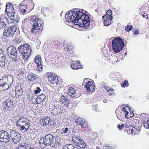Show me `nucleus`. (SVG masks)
Returning a JSON list of instances; mask_svg holds the SVG:
<instances>
[{
	"instance_id": "1",
	"label": "nucleus",
	"mask_w": 149,
	"mask_h": 149,
	"mask_svg": "<svg viewBox=\"0 0 149 149\" xmlns=\"http://www.w3.org/2000/svg\"><path fill=\"white\" fill-rule=\"evenodd\" d=\"M30 19L31 24L33 27L31 30V33H36L39 32L40 28H39L38 27L42 26L43 22V21L39 18H36L35 16H33Z\"/></svg>"
},
{
	"instance_id": "2",
	"label": "nucleus",
	"mask_w": 149,
	"mask_h": 149,
	"mask_svg": "<svg viewBox=\"0 0 149 149\" xmlns=\"http://www.w3.org/2000/svg\"><path fill=\"white\" fill-rule=\"evenodd\" d=\"M18 48L24 60H27L30 56L31 52H32L29 45H28L27 43L19 46Z\"/></svg>"
},
{
	"instance_id": "3",
	"label": "nucleus",
	"mask_w": 149,
	"mask_h": 149,
	"mask_svg": "<svg viewBox=\"0 0 149 149\" xmlns=\"http://www.w3.org/2000/svg\"><path fill=\"white\" fill-rule=\"evenodd\" d=\"M112 48L113 51L116 53L120 52L125 45L124 42L120 37H117L112 41Z\"/></svg>"
},
{
	"instance_id": "4",
	"label": "nucleus",
	"mask_w": 149,
	"mask_h": 149,
	"mask_svg": "<svg viewBox=\"0 0 149 149\" xmlns=\"http://www.w3.org/2000/svg\"><path fill=\"white\" fill-rule=\"evenodd\" d=\"M78 9H75L73 11L67 12L65 15V18L68 22L78 23Z\"/></svg>"
},
{
	"instance_id": "5",
	"label": "nucleus",
	"mask_w": 149,
	"mask_h": 149,
	"mask_svg": "<svg viewBox=\"0 0 149 149\" xmlns=\"http://www.w3.org/2000/svg\"><path fill=\"white\" fill-rule=\"evenodd\" d=\"M78 10V15H79L78 18V21L81 19L83 23V26L85 28H87L88 27L90 23V19L88 15L84 14L82 12L80 11V10Z\"/></svg>"
},
{
	"instance_id": "6",
	"label": "nucleus",
	"mask_w": 149,
	"mask_h": 149,
	"mask_svg": "<svg viewBox=\"0 0 149 149\" xmlns=\"http://www.w3.org/2000/svg\"><path fill=\"white\" fill-rule=\"evenodd\" d=\"M17 29V26L15 25H12L9 27H6L3 35L6 37H11L15 34Z\"/></svg>"
},
{
	"instance_id": "7",
	"label": "nucleus",
	"mask_w": 149,
	"mask_h": 149,
	"mask_svg": "<svg viewBox=\"0 0 149 149\" xmlns=\"http://www.w3.org/2000/svg\"><path fill=\"white\" fill-rule=\"evenodd\" d=\"M6 111H10L14 109V106L10 99H8L3 102V105Z\"/></svg>"
},
{
	"instance_id": "8",
	"label": "nucleus",
	"mask_w": 149,
	"mask_h": 149,
	"mask_svg": "<svg viewBox=\"0 0 149 149\" xmlns=\"http://www.w3.org/2000/svg\"><path fill=\"white\" fill-rule=\"evenodd\" d=\"M10 136L15 144L19 142L21 138L20 134L15 130H12L11 131Z\"/></svg>"
},
{
	"instance_id": "9",
	"label": "nucleus",
	"mask_w": 149,
	"mask_h": 149,
	"mask_svg": "<svg viewBox=\"0 0 149 149\" xmlns=\"http://www.w3.org/2000/svg\"><path fill=\"white\" fill-rule=\"evenodd\" d=\"M10 140L8 133L4 130L0 131V141L3 142H9Z\"/></svg>"
},
{
	"instance_id": "10",
	"label": "nucleus",
	"mask_w": 149,
	"mask_h": 149,
	"mask_svg": "<svg viewBox=\"0 0 149 149\" xmlns=\"http://www.w3.org/2000/svg\"><path fill=\"white\" fill-rule=\"evenodd\" d=\"M7 53L10 58L13 57H17V51L16 48L13 46H10L8 48L7 51Z\"/></svg>"
},
{
	"instance_id": "11",
	"label": "nucleus",
	"mask_w": 149,
	"mask_h": 149,
	"mask_svg": "<svg viewBox=\"0 0 149 149\" xmlns=\"http://www.w3.org/2000/svg\"><path fill=\"white\" fill-rule=\"evenodd\" d=\"M50 145L52 148H56L61 144L60 138L58 136L54 137Z\"/></svg>"
},
{
	"instance_id": "12",
	"label": "nucleus",
	"mask_w": 149,
	"mask_h": 149,
	"mask_svg": "<svg viewBox=\"0 0 149 149\" xmlns=\"http://www.w3.org/2000/svg\"><path fill=\"white\" fill-rule=\"evenodd\" d=\"M51 138L49 137L48 134L46 135L44 137L41 138L40 140V143H43L46 146H50L51 143H50L49 141V139Z\"/></svg>"
},
{
	"instance_id": "13",
	"label": "nucleus",
	"mask_w": 149,
	"mask_h": 149,
	"mask_svg": "<svg viewBox=\"0 0 149 149\" xmlns=\"http://www.w3.org/2000/svg\"><path fill=\"white\" fill-rule=\"evenodd\" d=\"M40 123L41 125L44 126L48 124L52 125V121L50 120V118L48 117H42L40 120Z\"/></svg>"
},
{
	"instance_id": "14",
	"label": "nucleus",
	"mask_w": 149,
	"mask_h": 149,
	"mask_svg": "<svg viewBox=\"0 0 149 149\" xmlns=\"http://www.w3.org/2000/svg\"><path fill=\"white\" fill-rule=\"evenodd\" d=\"M88 92H93L95 90V86L93 84L91 81H89L87 82L85 85Z\"/></svg>"
},
{
	"instance_id": "15",
	"label": "nucleus",
	"mask_w": 149,
	"mask_h": 149,
	"mask_svg": "<svg viewBox=\"0 0 149 149\" xmlns=\"http://www.w3.org/2000/svg\"><path fill=\"white\" fill-rule=\"evenodd\" d=\"M63 111V108L61 106L56 105L52 110V113L54 115H57L58 114H61Z\"/></svg>"
},
{
	"instance_id": "16",
	"label": "nucleus",
	"mask_w": 149,
	"mask_h": 149,
	"mask_svg": "<svg viewBox=\"0 0 149 149\" xmlns=\"http://www.w3.org/2000/svg\"><path fill=\"white\" fill-rule=\"evenodd\" d=\"M68 129L66 127L65 129H61L60 130H57L56 131L57 132L64 134L63 136H65L67 137V138L69 137V135L68 134Z\"/></svg>"
},
{
	"instance_id": "17",
	"label": "nucleus",
	"mask_w": 149,
	"mask_h": 149,
	"mask_svg": "<svg viewBox=\"0 0 149 149\" xmlns=\"http://www.w3.org/2000/svg\"><path fill=\"white\" fill-rule=\"evenodd\" d=\"M45 96L43 94H42L38 96L36 98V102L35 104H40L41 102H43L45 99Z\"/></svg>"
},
{
	"instance_id": "18",
	"label": "nucleus",
	"mask_w": 149,
	"mask_h": 149,
	"mask_svg": "<svg viewBox=\"0 0 149 149\" xmlns=\"http://www.w3.org/2000/svg\"><path fill=\"white\" fill-rule=\"evenodd\" d=\"M60 102H62V103L64 104V105L67 107H68L70 102V101L64 95H62L61 97Z\"/></svg>"
},
{
	"instance_id": "19",
	"label": "nucleus",
	"mask_w": 149,
	"mask_h": 149,
	"mask_svg": "<svg viewBox=\"0 0 149 149\" xmlns=\"http://www.w3.org/2000/svg\"><path fill=\"white\" fill-rule=\"evenodd\" d=\"M9 20L7 18L4 17H1L0 19V22L3 26L5 27L9 24Z\"/></svg>"
},
{
	"instance_id": "20",
	"label": "nucleus",
	"mask_w": 149,
	"mask_h": 149,
	"mask_svg": "<svg viewBox=\"0 0 149 149\" xmlns=\"http://www.w3.org/2000/svg\"><path fill=\"white\" fill-rule=\"evenodd\" d=\"M81 139L80 137L78 135H74L72 138V141L76 145L78 144L79 142Z\"/></svg>"
},
{
	"instance_id": "21",
	"label": "nucleus",
	"mask_w": 149,
	"mask_h": 149,
	"mask_svg": "<svg viewBox=\"0 0 149 149\" xmlns=\"http://www.w3.org/2000/svg\"><path fill=\"white\" fill-rule=\"evenodd\" d=\"M0 88L1 89L2 88L3 90H5L8 89L9 88V86L6 82H3V80L0 79Z\"/></svg>"
},
{
	"instance_id": "22",
	"label": "nucleus",
	"mask_w": 149,
	"mask_h": 149,
	"mask_svg": "<svg viewBox=\"0 0 149 149\" xmlns=\"http://www.w3.org/2000/svg\"><path fill=\"white\" fill-rule=\"evenodd\" d=\"M1 55V57H0V66L1 67L4 66L6 63V56L5 54H3Z\"/></svg>"
},
{
	"instance_id": "23",
	"label": "nucleus",
	"mask_w": 149,
	"mask_h": 149,
	"mask_svg": "<svg viewBox=\"0 0 149 149\" xmlns=\"http://www.w3.org/2000/svg\"><path fill=\"white\" fill-rule=\"evenodd\" d=\"M53 75H50L48 76V79L49 81L52 83L54 84L55 83H56L58 77L56 76L55 77L53 76Z\"/></svg>"
},
{
	"instance_id": "24",
	"label": "nucleus",
	"mask_w": 149,
	"mask_h": 149,
	"mask_svg": "<svg viewBox=\"0 0 149 149\" xmlns=\"http://www.w3.org/2000/svg\"><path fill=\"white\" fill-rule=\"evenodd\" d=\"M76 123L82 127L84 126V127L85 126H86V124L85 123V120H83L82 118H78L76 119Z\"/></svg>"
},
{
	"instance_id": "25",
	"label": "nucleus",
	"mask_w": 149,
	"mask_h": 149,
	"mask_svg": "<svg viewBox=\"0 0 149 149\" xmlns=\"http://www.w3.org/2000/svg\"><path fill=\"white\" fill-rule=\"evenodd\" d=\"M105 19H104V26H108L111 24V20L113 19V17L109 18L105 17Z\"/></svg>"
},
{
	"instance_id": "26",
	"label": "nucleus",
	"mask_w": 149,
	"mask_h": 149,
	"mask_svg": "<svg viewBox=\"0 0 149 149\" xmlns=\"http://www.w3.org/2000/svg\"><path fill=\"white\" fill-rule=\"evenodd\" d=\"M38 78L37 76L33 73H31L28 76V79L30 81L36 79Z\"/></svg>"
},
{
	"instance_id": "27",
	"label": "nucleus",
	"mask_w": 149,
	"mask_h": 149,
	"mask_svg": "<svg viewBox=\"0 0 149 149\" xmlns=\"http://www.w3.org/2000/svg\"><path fill=\"white\" fill-rule=\"evenodd\" d=\"M70 91L68 92V95L70 96L71 97H74L76 96L75 95V91L74 88L72 87H70L69 88Z\"/></svg>"
},
{
	"instance_id": "28",
	"label": "nucleus",
	"mask_w": 149,
	"mask_h": 149,
	"mask_svg": "<svg viewBox=\"0 0 149 149\" xmlns=\"http://www.w3.org/2000/svg\"><path fill=\"white\" fill-rule=\"evenodd\" d=\"M18 147V149H33V147H31V146L27 144L21 145Z\"/></svg>"
},
{
	"instance_id": "29",
	"label": "nucleus",
	"mask_w": 149,
	"mask_h": 149,
	"mask_svg": "<svg viewBox=\"0 0 149 149\" xmlns=\"http://www.w3.org/2000/svg\"><path fill=\"white\" fill-rule=\"evenodd\" d=\"M79 62L78 61H75V62L71 65V67L72 69L74 70H77L79 68H80V66H79V65H78Z\"/></svg>"
},
{
	"instance_id": "30",
	"label": "nucleus",
	"mask_w": 149,
	"mask_h": 149,
	"mask_svg": "<svg viewBox=\"0 0 149 149\" xmlns=\"http://www.w3.org/2000/svg\"><path fill=\"white\" fill-rule=\"evenodd\" d=\"M77 145L79 147H80L82 149H85L86 148V145L85 144L84 142V141L82 140H81V141H80L78 144H77Z\"/></svg>"
},
{
	"instance_id": "31",
	"label": "nucleus",
	"mask_w": 149,
	"mask_h": 149,
	"mask_svg": "<svg viewBox=\"0 0 149 149\" xmlns=\"http://www.w3.org/2000/svg\"><path fill=\"white\" fill-rule=\"evenodd\" d=\"M41 57L39 56H36L34 60V61L36 63L37 65H39V64L41 63Z\"/></svg>"
},
{
	"instance_id": "32",
	"label": "nucleus",
	"mask_w": 149,
	"mask_h": 149,
	"mask_svg": "<svg viewBox=\"0 0 149 149\" xmlns=\"http://www.w3.org/2000/svg\"><path fill=\"white\" fill-rule=\"evenodd\" d=\"M10 19L13 20L14 22H16L17 23L18 22L19 20V17L17 15H16L14 16H11L10 17Z\"/></svg>"
},
{
	"instance_id": "33",
	"label": "nucleus",
	"mask_w": 149,
	"mask_h": 149,
	"mask_svg": "<svg viewBox=\"0 0 149 149\" xmlns=\"http://www.w3.org/2000/svg\"><path fill=\"white\" fill-rule=\"evenodd\" d=\"M75 147L72 144H68L63 147V149H74Z\"/></svg>"
},
{
	"instance_id": "34",
	"label": "nucleus",
	"mask_w": 149,
	"mask_h": 149,
	"mask_svg": "<svg viewBox=\"0 0 149 149\" xmlns=\"http://www.w3.org/2000/svg\"><path fill=\"white\" fill-rule=\"evenodd\" d=\"M27 95L30 101L32 100L35 96V95L32 93H28Z\"/></svg>"
},
{
	"instance_id": "35",
	"label": "nucleus",
	"mask_w": 149,
	"mask_h": 149,
	"mask_svg": "<svg viewBox=\"0 0 149 149\" xmlns=\"http://www.w3.org/2000/svg\"><path fill=\"white\" fill-rule=\"evenodd\" d=\"M106 17H108L109 18L113 17L112 16V13L111 10H108L106 12Z\"/></svg>"
},
{
	"instance_id": "36",
	"label": "nucleus",
	"mask_w": 149,
	"mask_h": 149,
	"mask_svg": "<svg viewBox=\"0 0 149 149\" xmlns=\"http://www.w3.org/2000/svg\"><path fill=\"white\" fill-rule=\"evenodd\" d=\"M24 120H27L24 118H20L17 121V125H19L20 124H22V121H24Z\"/></svg>"
},
{
	"instance_id": "37",
	"label": "nucleus",
	"mask_w": 149,
	"mask_h": 149,
	"mask_svg": "<svg viewBox=\"0 0 149 149\" xmlns=\"http://www.w3.org/2000/svg\"><path fill=\"white\" fill-rule=\"evenodd\" d=\"M125 29L127 31L129 32L132 30L133 29V26L132 25H129V24H127V26L125 27Z\"/></svg>"
},
{
	"instance_id": "38",
	"label": "nucleus",
	"mask_w": 149,
	"mask_h": 149,
	"mask_svg": "<svg viewBox=\"0 0 149 149\" xmlns=\"http://www.w3.org/2000/svg\"><path fill=\"white\" fill-rule=\"evenodd\" d=\"M129 85L128 81L127 80H124V81L123 82L122 84H121V86L123 87H125V86L127 87Z\"/></svg>"
},
{
	"instance_id": "39",
	"label": "nucleus",
	"mask_w": 149,
	"mask_h": 149,
	"mask_svg": "<svg viewBox=\"0 0 149 149\" xmlns=\"http://www.w3.org/2000/svg\"><path fill=\"white\" fill-rule=\"evenodd\" d=\"M134 129H132L131 130L130 129L128 131H127V132L128 134H131L134 135H136L135 132H134Z\"/></svg>"
},
{
	"instance_id": "40",
	"label": "nucleus",
	"mask_w": 149,
	"mask_h": 149,
	"mask_svg": "<svg viewBox=\"0 0 149 149\" xmlns=\"http://www.w3.org/2000/svg\"><path fill=\"white\" fill-rule=\"evenodd\" d=\"M17 58H16L15 57H11L13 59V61L15 62L16 63H17L19 61V58L18 56L17 55Z\"/></svg>"
},
{
	"instance_id": "41",
	"label": "nucleus",
	"mask_w": 149,
	"mask_h": 149,
	"mask_svg": "<svg viewBox=\"0 0 149 149\" xmlns=\"http://www.w3.org/2000/svg\"><path fill=\"white\" fill-rule=\"evenodd\" d=\"M19 126H21V130H24V131H26L28 129L29 126H28V127H27V128H26V127H25V125H19Z\"/></svg>"
},
{
	"instance_id": "42",
	"label": "nucleus",
	"mask_w": 149,
	"mask_h": 149,
	"mask_svg": "<svg viewBox=\"0 0 149 149\" xmlns=\"http://www.w3.org/2000/svg\"><path fill=\"white\" fill-rule=\"evenodd\" d=\"M37 66H38V69H37V71H40L42 70V67L41 63L39 64V65H37Z\"/></svg>"
},
{
	"instance_id": "43",
	"label": "nucleus",
	"mask_w": 149,
	"mask_h": 149,
	"mask_svg": "<svg viewBox=\"0 0 149 149\" xmlns=\"http://www.w3.org/2000/svg\"><path fill=\"white\" fill-rule=\"evenodd\" d=\"M27 6L26 5H23L22 6L21 5V6H19V11L20 13H21L22 12V11L23 10V9H24V8H26Z\"/></svg>"
},
{
	"instance_id": "44",
	"label": "nucleus",
	"mask_w": 149,
	"mask_h": 149,
	"mask_svg": "<svg viewBox=\"0 0 149 149\" xmlns=\"http://www.w3.org/2000/svg\"><path fill=\"white\" fill-rule=\"evenodd\" d=\"M101 88H104L106 90H107V91L109 92L110 91H111V89H109V88H108V87H107V86H105V84H102L101 86Z\"/></svg>"
},
{
	"instance_id": "45",
	"label": "nucleus",
	"mask_w": 149,
	"mask_h": 149,
	"mask_svg": "<svg viewBox=\"0 0 149 149\" xmlns=\"http://www.w3.org/2000/svg\"><path fill=\"white\" fill-rule=\"evenodd\" d=\"M41 90L39 87L36 88V89L34 91V93L36 94H37L41 91Z\"/></svg>"
},
{
	"instance_id": "46",
	"label": "nucleus",
	"mask_w": 149,
	"mask_h": 149,
	"mask_svg": "<svg viewBox=\"0 0 149 149\" xmlns=\"http://www.w3.org/2000/svg\"><path fill=\"white\" fill-rule=\"evenodd\" d=\"M143 124L145 128L149 129V128H148V122H147V121H146V122H143Z\"/></svg>"
},
{
	"instance_id": "47",
	"label": "nucleus",
	"mask_w": 149,
	"mask_h": 149,
	"mask_svg": "<svg viewBox=\"0 0 149 149\" xmlns=\"http://www.w3.org/2000/svg\"><path fill=\"white\" fill-rule=\"evenodd\" d=\"M48 135L49 136V137L51 138L49 139V141H50V143H51L52 141V140L54 139V137L51 134H48Z\"/></svg>"
},
{
	"instance_id": "48",
	"label": "nucleus",
	"mask_w": 149,
	"mask_h": 149,
	"mask_svg": "<svg viewBox=\"0 0 149 149\" xmlns=\"http://www.w3.org/2000/svg\"><path fill=\"white\" fill-rule=\"evenodd\" d=\"M132 31L133 32L134 34L135 35H138L139 33V32L137 29H134L132 30Z\"/></svg>"
},
{
	"instance_id": "49",
	"label": "nucleus",
	"mask_w": 149,
	"mask_h": 149,
	"mask_svg": "<svg viewBox=\"0 0 149 149\" xmlns=\"http://www.w3.org/2000/svg\"><path fill=\"white\" fill-rule=\"evenodd\" d=\"M11 12L10 13H9V15H8L9 16V18L10 19V17H11V16H15V14L14 13V12L13 11H11Z\"/></svg>"
},
{
	"instance_id": "50",
	"label": "nucleus",
	"mask_w": 149,
	"mask_h": 149,
	"mask_svg": "<svg viewBox=\"0 0 149 149\" xmlns=\"http://www.w3.org/2000/svg\"><path fill=\"white\" fill-rule=\"evenodd\" d=\"M128 112L127 113H126L125 114V117L127 118H130L132 116H130L128 115Z\"/></svg>"
},
{
	"instance_id": "51",
	"label": "nucleus",
	"mask_w": 149,
	"mask_h": 149,
	"mask_svg": "<svg viewBox=\"0 0 149 149\" xmlns=\"http://www.w3.org/2000/svg\"><path fill=\"white\" fill-rule=\"evenodd\" d=\"M123 109V111L124 112H125V113H128L127 111V109L125 108L124 107Z\"/></svg>"
},
{
	"instance_id": "52",
	"label": "nucleus",
	"mask_w": 149,
	"mask_h": 149,
	"mask_svg": "<svg viewBox=\"0 0 149 149\" xmlns=\"http://www.w3.org/2000/svg\"><path fill=\"white\" fill-rule=\"evenodd\" d=\"M138 126H135V127H134V131H135L136 130H137L138 132L140 130V129H139V130L138 129ZM139 129H140V128Z\"/></svg>"
},
{
	"instance_id": "53",
	"label": "nucleus",
	"mask_w": 149,
	"mask_h": 149,
	"mask_svg": "<svg viewBox=\"0 0 149 149\" xmlns=\"http://www.w3.org/2000/svg\"><path fill=\"white\" fill-rule=\"evenodd\" d=\"M9 8H11V9H12L11 10H14V8H13V6L11 4H10V5L9 6Z\"/></svg>"
},
{
	"instance_id": "54",
	"label": "nucleus",
	"mask_w": 149,
	"mask_h": 149,
	"mask_svg": "<svg viewBox=\"0 0 149 149\" xmlns=\"http://www.w3.org/2000/svg\"><path fill=\"white\" fill-rule=\"evenodd\" d=\"M11 4L10 3H6V9H7V8L8 7V6L10 5V4Z\"/></svg>"
},
{
	"instance_id": "55",
	"label": "nucleus",
	"mask_w": 149,
	"mask_h": 149,
	"mask_svg": "<svg viewBox=\"0 0 149 149\" xmlns=\"http://www.w3.org/2000/svg\"><path fill=\"white\" fill-rule=\"evenodd\" d=\"M25 127H28V125H29V123L27 120V122H26V123H25Z\"/></svg>"
},
{
	"instance_id": "56",
	"label": "nucleus",
	"mask_w": 149,
	"mask_h": 149,
	"mask_svg": "<svg viewBox=\"0 0 149 149\" xmlns=\"http://www.w3.org/2000/svg\"><path fill=\"white\" fill-rule=\"evenodd\" d=\"M26 12V9H25L24 10H23L22 11V12H21V13L22 14H23H23L25 13Z\"/></svg>"
},
{
	"instance_id": "57",
	"label": "nucleus",
	"mask_w": 149,
	"mask_h": 149,
	"mask_svg": "<svg viewBox=\"0 0 149 149\" xmlns=\"http://www.w3.org/2000/svg\"><path fill=\"white\" fill-rule=\"evenodd\" d=\"M26 122H27V120H24V121H22V124H20L19 125H23V123H25L26 124Z\"/></svg>"
},
{
	"instance_id": "58",
	"label": "nucleus",
	"mask_w": 149,
	"mask_h": 149,
	"mask_svg": "<svg viewBox=\"0 0 149 149\" xmlns=\"http://www.w3.org/2000/svg\"><path fill=\"white\" fill-rule=\"evenodd\" d=\"M117 127L119 129H121V127L120 125H118L117 126Z\"/></svg>"
},
{
	"instance_id": "59",
	"label": "nucleus",
	"mask_w": 149,
	"mask_h": 149,
	"mask_svg": "<svg viewBox=\"0 0 149 149\" xmlns=\"http://www.w3.org/2000/svg\"><path fill=\"white\" fill-rule=\"evenodd\" d=\"M70 45H69V46H68V45H67V47H66L67 48V50L68 51L69 49V47L70 46Z\"/></svg>"
},
{
	"instance_id": "60",
	"label": "nucleus",
	"mask_w": 149,
	"mask_h": 149,
	"mask_svg": "<svg viewBox=\"0 0 149 149\" xmlns=\"http://www.w3.org/2000/svg\"><path fill=\"white\" fill-rule=\"evenodd\" d=\"M107 149H111V147L110 146H108L107 148Z\"/></svg>"
},
{
	"instance_id": "61",
	"label": "nucleus",
	"mask_w": 149,
	"mask_h": 149,
	"mask_svg": "<svg viewBox=\"0 0 149 149\" xmlns=\"http://www.w3.org/2000/svg\"><path fill=\"white\" fill-rule=\"evenodd\" d=\"M120 126L121 127V129L122 128L124 127V125L123 124H122Z\"/></svg>"
},
{
	"instance_id": "62",
	"label": "nucleus",
	"mask_w": 149,
	"mask_h": 149,
	"mask_svg": "<svg viewBox=\"0 0 149 149\" xmlns=\"http://www.w3.org/2000/svg\"><path fill=\"white\" fill-rule=\"evenodd\" d=\"M147 122H148V128H149V119H148L147 121Z\"/></svg>"
},
{
	"instance_id": "63",
	"label": "nucleus",
	"mask_w": 149,
	"mask_h": 149,
	"mask_svg": "<svg viewBox=\"0 0 149 149\" xmlns=\"http://www.w3.org/2000/svg\"><path fill=\"white\" fill-rule=\"evenodd\" d=\"M103 102L104 103H106L107 102V100H103Z\"/></svg>"
},
{
	"instance_id": "64",
	"label": "nucleus",
	"mask_w": 149,
	"mask_h": 149,
	"mask_svg": "<svg viewBox=\"0 0 149 149\" xmlns=\"http://www.w3.org/2000/svg\"><path fill=\"white\" fill-rule=\"evenodd\" d=\"M74 149H80L75 147V148H74Z\"/></svg>"
}]
</instances>
